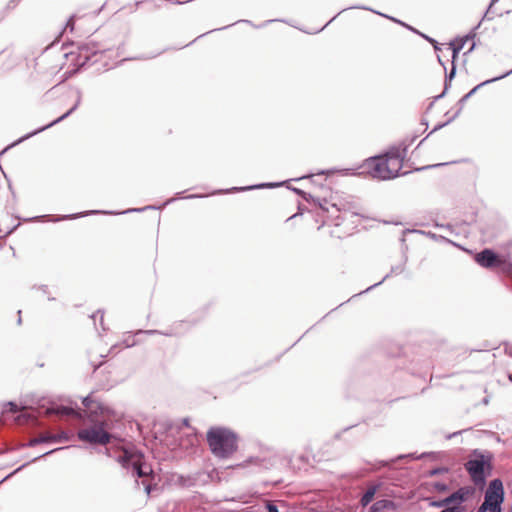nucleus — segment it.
<instances>
[{
	"label": "nucleus",
	"instance_id": "8fccbe9b",
	"mask_svg": "<svg viewBox=\"0 0 512 512\" xmlns=\"http://www.w3.org/2000/svg\"><path fill=\"white\" fill-rule=\"evenodd\" d=\"M39 288L43 291V293L47 292V286L46 285H42Z\"/></svg>",
	"mask_w": 512,
	"mask_h": 512
},
{
	"label": "nucleus",
	"instance_id": "603ef678",
	"mask_svg": "<svg viewBox=\"0 0 512 512\" xmlns=\"http://www.w3.org/2000/svg\"><path fill=\"white\" fill-rule=\"evenodd\" d=\"M325 173H330V171H324V170H322V171L318 172L317 174H318V175H323V174H325Z\"/></svg>",
	"mask_w": 512,
	"mask_h": 512
},
{
	"label": "nucleus",
	"instance_id": "c85d7f7f",
	"mask_svg": "<svg viewBox=\"0 0 512 512\" xmlns=\"http://www.w3.org/2000/svg\"><path fill=\"white\" fill-rule=\"evenodd\" d=\"M433 488L439 492V493H443V492H446L448 490V485L444 482H435L433 484Z\"/></svg>",
	"mask_w": 512,
	"mask_h": 512
},
{
	"label": "nucleus",
	"instance_id": "423d86ee",
	"mask_svg": "<svg viewBox=\"0 0 512 512\" xmlns=\"http://www.w3.org/2000/svg\"><path fill=\"white\" fill-rule=\"evenodd\" d=\"M473 492L474 489L471 487H461L443 499L433 500L428 498L427 500L429 501V506L434 508H446L452 505L462 506Z\"/></svg>",
	"mask_w": 512,
	"mask_h": 512
},
{
	"label": "nucleus",
	"instance_id": "bf43d9fd",
	"mask_svg": "<svg viewBox=\"0 0 512 512\" xmlns=\"http://www.w3.org/2000/svg\"><path fill=\"white\" fill-rule=\"evenodd\" d=\"M433 132H435L434 129L429 134H427V137H430V134H432Z\"/></svg>",
	"mask_w": 512,
	"mask_h": 512
},
{
	"label": "nucleus",
	"instance_id": "4c0bfd02",
	"mask_svg": "<svg viewBox=\"0 0 512 512\" xmlns=\"http://www.w3.org/2000/svg\"><path fill=\"white\" fill-rule=\"evenodd\" d=\"M207 195H203V194H191V195H188L186 196L185 198L186 199H194V198H203V197H206Z\"/></svg>",
	"mask_w": 512,
	"mask_h": 512
},
{
	"label": "nucleus",
	"instance_id": "de8ad7c7",
	"mask_svg": "<svg viewBox=\"0 0 512 512\" xmlns=\"http://www.w3.org/2000/svg\"><path fill=\"white\" fill-rule=\"evenodd\" d=\"M100 313H101L100 322H101V325H103V313L101 312V310H97L96 314H100Z\"/></svg>",
	"mask_w": 512,
	"mask_h": 512
},
{
	"label": "nucleus",
	"instance_id": "a878e982",
	"mask_svg": "<svg viewBox=\"0 0 512 512\" xmlns=\"http://www.w3.org/2000/svg\"><path fill=\"white\" fill-rule=\"evenodd\" d=\"M40 439H43L42 443H57L61 442V439L58 438L55 434H44L39 436Z\"/></svg>",
	"mask_w": 512,
	"mask_h": 512
},
{
	"label": "nucleus",
	"instance_id": "4468645a",
	"mask_svg": "<svg viewBox=\"0 0 512 512\" xmlns=\"http://www.w3.org/2000/svg\"><path fill=\"white\" fill-rule=\"evenodd\" d=\"M82 404L85 408L89 409L90 410V415L89 417H105V416H111V409L101 403H95V406H93L94 404V400L92 399V397L90 395L86 396L83 398L82 400Z\"/></svg>",
	"mask_w": 512,
	"mask_h": 512
},
{
	"label": "nucleus",
	"instance_id": "dca6fc26",
	"mask_svg": "<svg viewBox=\"0 0 512 512\" xmlns=\"http://www.w3.org/2000/svg\"><path fill=\"white\" fill-rule=\"evenodd\" d=\"M98 53V49L93 42L84 43L79 46V57L78 64L79 66H84L92 56Z\"/></svg>",
	"mask_w": 512,
	"mask_h": 512
},
{
	"label": "nucleus",
	"instance_id": "13d9d810",
	"mask_svg": "<svg viewBox=\"0 0 512 512\" xmlns=\"http://www.w3.org/2000/svg\"><path fill=\"white\" fill-rule=\"evenodd\" d=\"M459 433H460V432L453 433V434L449 435V437H448V438H452L453 436H456V435H457V434H459Z\"/></svg>",
	"mask_w": 512,
	"mask_h": 512
},
{
	"label": "nucleus",
	"instance_id": "e433bc0d",
	"mask_svg": "<svg viewBox=\"0 0 512 512\" xmlns=\"http://www.w3.org/2000/svg\"><path fill=\"white\" fill-rule=\"evenodd\" d=\"M442 165L443 164L427 165V166H424L421 168H417L416 171L426 170V169H430V168H434V167H438V166H442Z\"/></svg>",
	"mask_w": 512,
	"mask_h": 512
},
{
	"label": "nucleus",
	"instance_id": "9d476101",
	"mask_svg": "<svg viewBox=\"0 0 512 512\" xmlns=\"http://www.w3.org/2000/svg\"><path fill=\"white\" fill-rule=\"evenodd\" d=\"M414 139L415 138H412L408 144L403 142L398 146L390 147L383 157L385 159H389L390 164L393 165L396 170L400 171L407 154L408 146L414 141Z\"/></svg>",
	"mask_w": 512,
	"mask_h": 512
},
{
	"label": "nucleus",
	"instance_id": "79ce46f5",
	"mask_svg": "<svg viewBox=\"0 0 512 512\" xmlns=\"http://www.w3.org/2000/svg\"><path fill=\"white\" fill-rule=\"evenodd\" d=\"M475 46H476V44L473 41L471 47H469L468 51L465 52L464 55H467V54L471 53L475 49Z\"/></svg>",
	"mask_w": 512,
	"mask_h": 512
},
{
	"label": "nucleus",
	"instance_id": "f3484780",
	"mask_svg": "<svg viewBox=\"0 0 512 512\" xmlns=\"http://www.w3.org/2000/svg\"><path fill=\"white\" fill-rule=\"evenodd\" d=\"M349 9H362V10H368V11H371V12H373V13H376V14H378V15H381V16H383V17H386V18H388V19H390V20H392V21H394V22H396V23H399V24L403 25L404 27H406L407 29H409V30H411V31H413V32H415V33H419L416 29H414L413 27L409 26L408 24H406V23H404V22H402V21H400V20H397V19H395V18H393V17H390V16H387V15H385V14H382V13H380V12H378V11H375V10H373V9H371V8L367 7V6H364V5H355V6H350V7H348V8H345V9L341 10V11H340L337 15H335V16H334L330 21H328V22L326 23V25L320 29V31H322V30H323V29H324L328 24H330L333 20H335V19H336V17H337L338 15H340L342 12H344V11H346V10H349ZM317 32H319V30H318Z\"/></svg>",
	"mask_w": 512,
	"mask_h": 512
},
{
	"label": "nucleus",
	"instance_id": "f704fd0d",
	"mask_svg": "<svg viewBox=\"0 0 512 512\" xmlns=\"http://www.w3.org/2000/svg\"><path fill=\"white\" fill-rule=\"evenodd\" d=\"M67 28H69V29H70V31H73V29H74V16H71V17L68 19V21H67V23H66V29H67Z\"/></svg>",
	"mask_w": 512,
	"mask_h": 512
},
{
	"label": "nucleus",
	"instance_id": "c03bdc74",
	"mask_svg": "<svg viewBox=\"0 0 512 512\" xmlns=\"http://www.w3.org/2000/svg\"><path fill=\"white\" fill-rule=\"evenodd\" d=\"M505 351H506V353H507L509 356H511V357H512V346H509V347L507 346V347L505 348Z\"/></svg>",
	"mask_w": 512,
	"mask_h": 512
},
{
	"label": "nucleus",
	"instance_id": "6e6d98bb",
	"mask_svg": "<svg viewBox=\"0 0 512 512\" xmlns=\"http://www.w3.org/2000/svg\"><path fill=\"white\" fill-rule=\"evenodd\" d=\"M8 148H9V146H8V147H6L5 149H3V150L0 152V156H1L3 153H5V152H6V150H7Z\"/></svg>",
	"mask_w": 512,
	"mask_h": 512
},
{
	"label": "nucleus",
	"instance_id": "09e8293b",
	"mask_svg": "<svg viewBox=\"0 0 512 512\" xmlns=\"http://www.w3.org/2000/svg\"><path fill=\"white\" fill-rule=\"evenodd\" d=\"M173 201H174V198L168 199L167 201L164 202L163 205L166 206V205L172 203Z\"/></svg>",
	"mask_w": 512,
	"mask_h": 512
},
{
	"label": "nucleus",
	"instance_id": "a211bd4d",
	"mask_svg": "<svg viewBox=\"0 0 512 512\" xmlns=\"http://www.w3.org/2000/svg\"><path fill=\"white\" fill-rule=\"evenodd\" d=\"M475 38V33L471 32L464 37L456 38L454 41L450 42V48L452 50V62H455L460 51L464 48V45L467 41L473 40Z\"/></svg>",
	"mask_w": 512,
	"mask_h": 512
},
{
	"label": "nucleus",
	"instance_id": "f8f14e48",
	"mask_svg": "<svg viewBox=\"0 0 512 512\" xmlns=\"http://www.w3.org/2000/svg\"><path fill=\"white\" fill-rule=\"evenodd\" d=\"M190 326L191 325H189L188 321H178V322L173 323V325L170 328H168L167 330H164V331L155 330V329H151V330H141L140 329L136 332V334H147V335L159 334V335H164L167 337H178V336L183 335L190 328Z\"/></svg>",
	"mask_w": 512,
	"mask_h": 512
},
{
	"label": "nucleus",
	"instance_id": "4d7b16f0",
	"mask_svg": "<svg viewBox=\"0 0 512 512\" xmlns=\"http://www.w3.org/2000/svg\"><path fill=\"white\" fill-rule=\"evenodd\" d=\"M429 235H430L432 238H435V239L437 238V235H436V234H434V233H429Z\"/></svg>",
	"mask_w": 512,
	"mask_h": 512
},
{
	"label": "nucleus",
	"instance_id": "774afa93",
	"mask_svg": "<svg viewBox=\"0 0 512 512\" xmlns=\"http://www.w3.org/2000/svg\"><path fill=\"white\" fill-rule=\"evenodd\" d=\"M511 512H512V505H511Z\"/></svg>",
	"mask_w": 512,
	"mask_h": 512
},
{
	"label": "nucleus",
	"instance_id": "37998d69",
	"mask_svg": "<svg viewBox=\"0 0 512 512\" xmlns=\"http://www.w3.org/2000/svg\"><path fill=\"white\" fill-rule=\"evenodd\" d=\"M438 58V62L440 63V65L443 67V69L446 71V65L445 63L443 62V59H441V57L438 55L437 56Z\"/></svg>",
	"mask_w": 512,
	"mask_h": 512
},
{
	"label": "nucleus",
	"instance_id": "b1692460",
	"mask_svg": "<svg viewBox=\"0 0 512 512\" xmlns=\"http://www.w3.org/2000/svg\"><path fill=\"white\" fill-rule=\"evenodd\" d=\"M291 190L294 191L297 195L301 196L305 201L312 202L315 205H318L320 208L324 209L319 198H315L310 193H307L299 188L293 187V188H291Z\"/></svg>",
	"mask_w": 512,
	"mask_h": 512
},
{
	"label": "nucleus",
	"instance_id": "0e129e2a",
	"mask_svg": "<svg viewBox=\"0 0 512 512\" xmlns=\"http://www.w3.org/2000/svg\"><path fill=\"white\" fill-rule=\"evenodd\" d=\"M434 104V101L430 103L429 108H431Z\"/></svg>",
	"mask_w": 512,
	"mask_h": 512
},
{
	"label": "nucleus",
	"instance_id": "c9c22d12",
	"mask_svg": "<svg viewBox=\"0 0 512 512\" xmlns=\"http://www.w3.org/2000/svg\"><path fill=\"white\" fill-rule=\"evenodd\" d=\"M43 439H40V437L33 438L29 441V446H35L38 444H42Z\"/></svg>",
	"mask_w": 512,
	"mask_h": 512
},
{
	"label": "nucleus",
	"instance_id": "f03ea898",
	"mask_svg": "<svg viewBox=\"0 0 512 512\" xmlns=\"http://www.w3.org/2000/svg\"><path fill=\"white\" fill-rule=\"evenodd\" d=\"M492 460L491 452L474 449L465 462V470L476 487L482 489L486 485L493 470Z\"/></svg>",
	"mask_w": 512,
	"mask_h": 512
},
{
	"label": "nucleus",
	"instance_id": "20e7f679",
	"mask_svg": "<svg viewBox=\"0 0 512 512\" xmlns=\"http://www.w3.org/2000/svg\"><path fill=\"white\" fill-rule=\"evenodd\" d=\"M505 500L503 482L499 478L491 480L484 494V501L476 512H502Z\"/></svg>",
	"mask_w": 512,
	"mask_h": 512
},
{
	"label": "nucleus",
	"instance_id": "2f4dec72",
	"mask_svg": "<svg viewBox=\"0 0 512 512\" xmlns=\"http://www.w3.org/2000/svg\"><path fill=\"white\" fill-rule=\"evenodd\" d=\"M419 34H420L421 36H423V37H424L427 41H429L431 44H433V46H434V49H435V50H440L439 44H438V42H437L435 39H433V38H431V37H429V36H426V35H424V34H421V33H419Z\"/></svg>",
	"mask_w": 512,
	"mask_h": 512
},
{
	"label": "nucleus",
	"instance_id": "ea45409f",
	"mask_svg": "<svg viewBox=\"0 0 512 512\" xmlns=\"http://www.w3.org/2000/svg\"><path fill=\"white\" fill-rule=\"evenodd\" d=\"M61 449H62V448H57V449H55V450L47 451V452H45L44 454H42L41 456L34 458V459H33V461H36L37 459H39V458H41V457H44V456H46V455H49V454H51V453H53V452H55V451H57V450H61Z\"/></svg>",
	"mask_w": 512,
	"mask_h": 512
},
{
	"label": "nucleus",
	"instance_id": "58836bf2",
	"mask_svg": "<svg viewBox=\"0 0 512 512\" xmlns=\"http://www.w3.org/2000/svg\"><path fill=\"white\" fill-rule=\"evenodd\" d=\"M143 484L145 485V492H146V494L150 495V493L152 491V488H153L152 485L149 484V483H145L144 481H143Z\"/></svg>",
	"mask_w": 512,
	"mask_h": 512
},
{
	"label": "nucleus",
	"instance_id": "0eeeda50",
	"mask_svg": "<svg viewBox=\"0 0 512 512\" xmlns=\"http://www.w3.org/2000/svg\"><path fill=\"white\" fill-rule=\"evenodd\" d=\"M510 74H512V69L507 71L506 73L500 75V76H497V77H494V78H491V79H488V80H485L483 82H481L480 84L476 85L473 89H471L467 94H465L463 97H461L459 99V101L457 102V110L455 111V113L450 116L448 118V120L444 123H441V124H438L434 127V131H437L441 128H443L444 126L448 125L449 123H451L452 121H454L462 112L463 108H464V105L465 103L483 86L487 85V84H490V83H493V82H496L498 80H501L507 76H509Z\"/></svg>",
	"mask_w": 512,
	"mask_h": 512
},
{
	"label": "nucleus",
	"instance_id": "a18cd8bd",
	"mask_svg": "<svg viewBox=\"0 0 512 512\" xmlns=\"http://www.w3.org/2000/svg\"><path fill=\"white\" fill-rule=\"evenodd\" d=\"M182 424H183L185 427H189V426H190L189 419H188V418H184V419H183V421H182Z\"/></svg>",
	"mask_w": 512,
	"mask_h": 512
},
{
	"label": "nucleus",
	"instance_id": "49530a36",
	"mask_svg": "<svg viewBox=\"0 0 512 512\" xmlns=\"http://www.w3.org/2000/svg\"><path fill=\"white\" fill-rule=\"evenodd\" d=\"M18 315H19V317L17 319V323H18V325H20L22 323L21 310L18 311Z\"/></svg>",
	"mask_w": 512,
	"mask_h": 512
},
{
	"label": "nucleus",
	"instance_id": "393cba45",
	"mask_svg": "<svg viewBox=\"0 0 512 512\" xmlns=\"http://www.w3.org/2000/svg\"><path fill=\"white\" fill-rule=\"evenodd\" d=\"M499 263L497 268H500L504 274L512 277V263L503 257L500 258Z\"/></svg>",
	"mask_w": 512,
	"mask_h": 512
},
{
	"label": "nucleus",
	"instance_id": "7c9ffc66",
	"mask_svg": "<svg viewBox=\"0 0 512 512\" xmlns=\"http://www.w3.org/2000/svg\"><path fill=\"white\" fill-rule=\"evenodd\" d=\"M156 207L154 206H147V207H144V208H134V209H127L126 211H123L122 213L123 214H127V213H131V212H141V211H144V210H147V209H155Z\"/></svg>",
	"mask_w": 512,
	"mask_h": 512
},
{
	"label": "nucleus",
	"instance_id": "a19ab883",
	"mask_svg": "<svg viewBox=\"0 0 512 512\" xmlns=\"http://www.w3.org/2000/svg\"><path fill=\"white\" fill-rule=\"evenodd\" d=\"M55 435L58 436V438L61 439V442L68 440V436H67V434L65 432H62L61 434H55Z\"/></svg>",
	"mask_w": 512,
	"mask_h": 512
},
{
	"label": "nucleus",
	"instance_id": "338daca9",
	"mask_svg": "<svg viewBox=\"0 0 512 512\" xmlns=\"http://www.w3.org/2000/svg\"><path fill=\"white\" fill-rule=\"evenodd\" d=\"M46 217H47L46 215L40 216V218H46Z\"/></svg>",
	"mask_w": 512,
	"mask_h": 512
},
{
	"label": "nucleus",
	"instance_id": "aec40b11",
	"mask_svg": "<svg viewBox=\"0 0 512 512\" xmlns=\"http://www.w3.org/2000/svg\"><path fill=\"white\" fill-rule=\"evenodd\" d=\"M92 214H118V213L113 212V211L91 210V211H86V212H82V213L57 216V218L50 219V220L54 221V222H59L61 220L76 219V218H80V217H84V216L92 215Z\"/></svg>",
	"mask_w": 512,
	"mask_h": 512
},
{
	"label": "nucleus",
	"instance_id": "bb28decb",
	"mask_svg": "<svg viewBox=\"0 0 512 512\" xmlns=\"http://www.w3.org/2000/svg\"><path fill=\"white\" fill-rule=\"evenodd\" d=\"M4 412L15 414L18 412V406L14 402H8L4 406Z\"/></svg>",
	"mask_w": 512,
	"mask_h": 512
},
{
	"label": "nucleus",
	"instance_id": "2eb2a0df",
	"mask_svg": "<svg viewBox=\"0 0 512 512\" xmlns=\"http://www.w3.org/2000/svg\"><path fill=\"white\" fill-rule=\"evenodd\" d=\"M286 183H287V181H283V182H280V183H277V182H267V183H260V184L245 186V187H232L230 189L216 190V191H214L212 193V195H214V194H227V193L240 192V191H248V190H254V189L275 188V187H279V186L285 185Z\"/></svg>",
	"mask_w": 512,
	"mask_h": 512
},
{
	"label": "nucleus",
	"instance_id": "9b49d317",
	"mask_svg": "<svg viewBox=\"0 0 512 512\" xmlns=\"http://www.w3.org/2000/svg\"><path fill=\"white\" fill-rule=\"evenodd\" d=\"M76 94H77V99L75 101V104L66 112L64 113L62 116L58 117L57 119L53 120L52 122L24 135L23 137H21L19 140H17L16 142H14L11 146H14L18 143H21L22 141L48 129V128H51L52 126L62 122L64 119H66L68 116H70L78 107L79 105L81 104V100H82V92L80 89H77L76 90Z\"/></svg>",
	"mask_w": 512,
	"mask_h": 512
},
{
	"label": "nucleus",
	"instance_id": "473e14b6",
	"mask_svg": "<svg viewBox=\"0 0 512 512\" xmlns=\"http://www.w3.org/2000/svg\"><path fill=\"white\" fill-rule=\"evenodd\" d=\"M427 454L426 453H423L421 454L419 457H415L413 453H409V454H406V455H400L398 458H411V459H420V458H423L425 457Z\"/></svg>",
	"mask_w": 512,
	"mask_h": 512
},
{
	"label": "nucleus",
	"instance_id": "4be33fe9",
	"mask_svg": "<svg viewBox=\"0 0 512 512\" xmlns=\"http://www.w3.org/2000/svg\"><path fill=\"white\" fill-rule=\"evenodd\" d=\"M406 261H407V257L404 256L403 258V262L398 264V265H394L391 267V271L390 273L386 274L383 279L373 285H371L370 287H368L366 289V291H370L371 289L379 286L380 284H382L387 278H389L391 275L395 274V275H398V274H401L402 272H404L405 270V264H406Z\"/></svg>",
	"mask_w": 512,
	"mask_h": 512
},
{
	"label": "nucleus",
	"instance_id": "cd10ccee",
	"mask_svg": "<svg viewBox=\"0 0 512 512\" xmlns=\"http://www.w3.org/2000/svg\"><path fill=\"white\" fill-rule=\"evenodd\" d=\"M448 471H449V470H448V468H446V467H436V468L431 469V470L428 472V475H429V476H437V475H440V474L447 473Z\"/></svg>",
	"mask_w": 512,
	"mask_h": 512
},
{
	"label": "nucleus",
	"instance_id": "f257e3e1",
	"mask_svg": "<svg viewBox=\"0 0 512 512\" xmlns=\"http://www.w3.org/2000/svg\"><path fill=\"white\" fill-rule=\"evenodd\" d=\"M206 440L212 454L218 458L227 459L238 448V436L225 427H211L207 431Z\"/></svg>",
	"mask_w": 512,
	"mask_h": 512
},
{
	"label": "nucleus",
	"instance_id": "72a5a7b5",
	"mask_svg": "<svg viewBox=\"0 0 512 512\" xmlns=\"http://www.w3.org/2000/svg\"><path fill=\"white\" fill-rule=\"evenodd\" d=\"M28 463H25L23 465H21L20 467H18L16 470H14L12 473H10L9 475H7L4 479H2L0 481V484L3 483L6 479H8L9 477H11L12 475L16 474L18 471H20L21 469H23Z\"/></svg>",
	"mask_w": 512,
	"mask_h": 512
},
{
	"label": "nucleus",
	"instance_id": "5fc2aeb1",
	"mask_svg": "<svg viewBox=\"0 0 512 512\" xmlns=\"http://www.w3.org/2000/svg\"><path fill=\"white\" fill-rule=\"evenodd\" d=\"M498 0H491L489 8L494 5Z\"/></svg>",
	"mask_w": 512,
	"mask_h": 512
},
{
	"label": "nucleus",
	"instance_id": "5701e85b",
	"mask_svg": "<svg viewBox=\"0 0 512 512\" xmlns=\"http://www.w3.org/2000/svg\"><path fill=\"white\" fill-rule=\"evenodd\" d=\"M378 488H379V485H372L367 488V490L361 496V499H360L361 506L366 507L373 501Z\"/></svg>",
	"mask_w": 512,
	"mask_h": 512
},
{
	"label": "nucleus",
	"instance_id": "052dcab7",
	"mask_svg": "<svg viewBox=\"0 0 512 512\" xmlns=\"http://www.w3.org/2000/svg\"><path fill=\"white\" fill-rule=\"evenodd\" d=\"M509 380L512 382V373L509 374Z\"/></svg>",
	"mask_w": 512,
	"mask_h": 512
},
{
	"label": "nucleus",
	"instance_id": "3c124183",
	"mask_svg": "<svg viewBox=\"0 0 512 512\" xmlns=\"http://www.w3.org/2000/svg\"><path fill=\"white\" fill-rule=\"evenodd\" d=\"M313 176H314L313 174L309 175V177H313ZM305 178H308V176H302V177L296 178L295 180L298 181V180L305 179Z\"/></svg>",
	"mask_w": 512,
	"mask_h": 512
},
{
	"label": "nucleus",
	"instance_id": "6e6552de",
	"mask_svg": "<svg viewBox=\"0 0 512 512\" xmlns=\"http://www.w3.org/2000/svg\"><path fill=\"white\" fill-rule=\"evenodd\" d=\"M210 481V474L197 471L188 475H177L175 484L181 488H194L206 485Z\"/></svg>",
	"mask_w": 512,
	"mask_h": 512
},
{
	"label": "nucleus",
	"instance_id": "680f3d73",
	"mask_svg": "<svg viewBox=\"0 0 512 512\" xmlns=\"http://www.w3.org/2000/svg\"><path fill=\"white\" fill-rule=\"evenodd\" d=\"M488 13H489V9L487 10V12H485V16L484 17H487Z\"/></svg>",
	"mask_w": 512,
	"mask_h": 512
},
{
	"label": "nucleus",
	"instance_id": "e2e57ef3",
	"mask_svg": "<svg viewBox=\"0 0 512 512\" xmlns=\"http://www.w3.org/2000/svg\"><path fill=\"white\" fill-rule=\"evenodd\" d=\"M242 22L250 23L249 20H241Z\"/></svg>",
	"mask_w": 512,
	"mask_h": 512
},
{
	"label": "nucleus",
	"instance_id": "39448f33",
	"mask_svg": "<svg viewBox=\"0 0 512 512\" xmlns=\"http://www.w3.org/2000/svg\"><path fill=\"white\" fill-rule=\"evenodd\" d=\"M369 166L371 175L377 179L390 180L400 175V171L396 170L389 159H385L382 155L372 157Z\"/></svg>",
	"mask_w": 512,
	"mask_h": 512
},
{
	"label": "nucleus",
	"instance_id": "69168bd1",
	"mask_svg": "<svg viewBox=\"0 0 512 512\" xmlns=\"http://www.w3.org/2000/svg\"><path fill=\"white\" fill-rule=\"evenodd\" d=\"M16 227H17V226H15L12 230H9V232H8V233H12V231H13L14 229H16Z\"/></svg>",
	"mask_w": 512,
	"mask_h": 512
},
{
	"label": "nucleus",
	"instance_id": "412c9836",
	"mask_svg": "<svg viewBox=\"0 0 512 512\" xmlns=\"http://www.w3.org/2000/svg\"><path fill=\"white\" fill-rule=\"evenodd\" d=\"M456 76V64L455 62H452V67L449 72L445 71V79H444V89L443 92L439 95H437L434 98V101H437L445 96L449 88L451 87V82Z\"/></svg>",
	"mask_w": 512,
	"mask_h": 512
},
{
	"label": "nucleus",
	"instance_id": "c756f323",
	"mask_svg": "<svg viewBox=\"0 0 512 512\" xmlns=\"http://www.w3.org/2000/svg\"><path fill=\"white\" fill-rule=\"evenodd\" d=\"M265 507L267 512H279L277 505L272 501H268Z\"/></svg>",
	"mask_w": 512,
	"mask_h": 512
},
{
	"label": "nucleus",
	"instance_id": "1a4fd4ad",
	"mask_svg": "<svg viewBox=\"0 0 512 512\" xmlns=\"http://www.w3.org/2000/svg\"><path fill=\"white\" fill-rule=\"evenodd\" d=\"M117 461L123 468H131L133 476H136L137 478H144L148 474L144 466L141 464V459L139 458L134 460L133 455L128 451L122 452L118 456Z\"/></svg>",
	"mask_w": 512,
	"mask_h": 512
},
{
	"label": "nucleus",
	"instance_id": "6ab92c4d",
	"mask_svg": "<svg viewBox=\"0 0 512 512\" xmlns=\"http://www.w3.org/2000/svg\"><path fill=\"white\" fill-rule=\"evenodd\" d=\"M399 507L400 505L392 500L382 499L374 502L370 506L369 512H382L385 510L396 511L399 509Z\"/></svg>",
	"mask_w": 512,
	"mask_h": 512
},
{
	"label": "nucleus",
	"instance_id": "ddd939ff",
	"mask_svg": "<svg viewBox=\"0 0 512 512\" xmlns=\"http://www.w3.org/2000/svg\"><path fill=\"white\" fill-rule=\"evenodd\" d=\"M500 258L501 256L490 248H485L475 255L476 263L489 269L498 267Z\"/></svg>",
	"mask_w": 512,
	"mask_h": 512
},
{
	"label": "nucleus",
	"instance_id": "7ed1b4c3",
	"mask_svg": "<svg viewBox=\"0 0 512 512\" xmlns=\"http://www.w3.org/2000/svg\"><path fill=\"white\" fill-rule=\"evenodd\" d=\"M88 419L91 425L77 432L78 439L92 445H107L110 443L113 437L108 431L110 429V416L88 417Z\"/></svg>",
	"mask_w": 512,
	"mask_h": 512
},
{
	"label": "nucleus",
	"instance_id": "864d4df0",
	"mask_svg": "<svg viewBox=\"0 0 512 512\" xmlns=\"http://www.w3.org/2000/svg\"><path fill=\"white\" fill-rule=\"evenodd\" d=\"M273 21H274V20H268V21H266L264 24L259 25V26H257V27H258V28H259V27H262V26H264L266 23H271V22H273Z\"/></svg>",
	"mask_w": 512,
	"mask_h": 512
}]
</instances>
